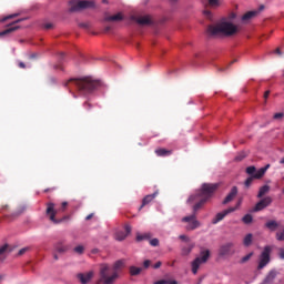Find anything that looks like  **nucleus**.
Instances as JSON below:
<instances>
[{"instance_id":"obj_1","label":"nucleus","mask_w":284,"mask_h":284,"mask_svg":"<svg viewBox=\"0 0 284 284\" xmlns=\"http://www.w3.org/2000/svg\"><path fill=\"white\" fill-rule=\"evenodd\" d=\"M219 190V183H204L201 186V190L190 195L187 199L189 205H193V214L184 216L182 223H186L185 230L192 232L201 227V222L196 220V212L207 203L211 196H214V192Z\"/></svg>"},{"instance_id":"obj_2","label":"nucleus","mask_w":284,"mask_h":284,"mask_svg":"<svg viewBox=\"0 0 284 284\" xmlns=\"http://www.w3.org/2000/svg\"><path fill=\"white\" fill-rule=\"evenodd\" d=\"M99 85H101V82L92 80L91 78L70 79L64 83L65 88H69V90H78L83 97H85V94H92Z\"/></svg>"},{"instance_id":"obj_3","label":"nucleus","mask_w":284,"mask_h":284,"mask_svg":"<svg viewBox=\"0 0 284 284\" xmlns=\"http://www.w3.org/2000/svg\"><path fill=\"white\" fill-rule=\"evenodd\" d=\"M237 32L239 27L227 20H222L206 28L209 37H234Z\"/></svg>"},{"instance_id":"obj_4","label":"nucleus","mask_w":284,"mask_h":284,"mask_svg":"<svg viewBox=\"0 0 284 284\" xmlns=\"http://www.w3.org/2000/svg\"><path fill=\"white\" fill-rule=\"evenodd\" d=\"M65 210H68V202H62L59 210L55 209V204L53 202H48L45 215L51 221V223H54V225H59V223H63L64 219L58 220L57 214H59V212H64Z\"/></svg>"},{"instance_id":"obj_5","label":"nucleus","mask_w":284,"mask_h":284,"mask_svg":"<svg viewBox=\"0 0 284 284\" xmlns=\"http://www.w3.org/2000/svg\"><path fill=\"white\" fill-rule=\"evenodd\" d=\"M119 278L118 272H112V267L109 264L100 265V281L104 284H114V281Z\"/></svg>"},{"instance_id":"obj_6","label":"nucleus","mask_w":284,"mask_h":284,"mask_svg":"<svg viewBox=\"0 0 284 284\" xmlns=\"http://www.w3.org/2000/svg\"><path fill=\"white\" fill-rule=\"evenodd\" d=\"M88 8H94V1L92 0H73L70 2V12H81V10H88Z\"/></svg>"},{"instance_id":"obj_7","label":"nucleus","mask_w":284,"mask_h":284,"mask_svg":"<svg viewBox=\"0 0 284 284\" xmlns=\"http://www.w3.org/2000/svg\"><path fill=\"white\" fill-rule=\"evenodd\" d=\"M207 258H210V251H202L201 257H196L192 262V272L193 274H199V267H201L202 263H207Z\"/></svg>"},{"instance_id":"obj_8","label":"nucleus","mask_w":284,"mask_h":284,"mask_svg":"<svg viewBox=\"0 0 284 284\" xmlns=\"http://www.w3.org/2000/svg\"><path fill=\"white\" fill-rule=\"evenodd\" d=\"M272 253L271 246H265L263 252L260 255V262L257 265V270H263L270 263V254Z\"/></svg>"},{"instance_id":"obj_9","label":"nucleus","mask_w":284,"mask_h":284,"mask_svg":"<svg viewBox=\"0 0 284 284\" xmlns=\"http://www.w3.org/2000/svg\"><path fill=\"white\" fill-rule=\"evenodd\" d=\"M220 256H233L236 254V250H234V242H227L223 244L219 250Z\"/></svg>"},{"instance_id":"obj_10","label":"nucleus","mask_w":284,"mask_h":284,"mask_svg":"<svg viewBox=\"0 0 284 284\" xmlns=\"http://www.w3.org/2000/svg\"><path fill=\"white\" fill-rule=\"evenodd\" d=\"M232 212H236V207H229L215 215V217L212 220V224L216 225V223H221L223 219L227 216V214H232Z\"/></svg>"},{"instance_id":"obj_11","label":"nucleus","mask_w":284,"mask_h":284,"mask_svg":"<svg viewBox=\"0 0 284 284\" xmlns=\"http://www.w3.org/2000/svg\"><path fill=\"white\" fill-rule=\"evenodd\" d=\"M271 204L272 197L266 196L255 204L253 212H261L262 210H265V207H268Z\"/></svg>"},{"instance_id":"obj_12","label":"nucleus","mask_w":284,"mask_h":284,"mask_svg":"<svg viewBox=\"0 0 284 284\" xmlns=\"http://www.w3.org/2000/svg\"><path fill=\"white\" fill-rule=\"evenodd\" d=\"M132 233V226L130 224L124 225V231H118L115 233L116 241H125L128 239V235Z\"/></svg>"},{"instance_id":"obj_13","label":"nucleus","mask_w":284,"mask_h":284,"mask_svg":"<svg viewBox=\"0 0 284 284\" xmlns=\"http://www.w3.org/2000/svg\"><path fill=\"white\" fill-rule=\"evenodd\" d=\"M236 194H239V187L233 186L231 189V192L224 199L223 205H227V203H232V201H234V199L236 197Z\"/></svg>"},{"instance_id":"obj_14","label":"nucleus","mask_w":284,"mask_h":284,"mask_svg":"<svg viewBox=\"0 0 284 284\" xmlns=\"http://www.w3.org/2000/svg\"><path fill=\"white\" fill-rule=\"evenodd\" d=\"M133 20L136 21L139 26H151L152 23L150 16L134 17Z\"/></svg>"},{"instance_id":"obj_15","label":"nucleus","mask_w":284,"mask_h":284,"mask_svg":"<svg viewBox=\"0 0 284 284\" xmlns=\"http://www.w3.org/2000/svg\"><path fill=\"white\" fill-rule=\"evenodd\" d=\"M92 276H94V272L90 271L87 274L80 273L77 275V277L79 278L80 283L82 284H88L90 283V281H92Z\"/></svg>"},{"instance_id":"obj_16","label":"nucleus","mask_w":284,"mask_h":284,"mask_svg":"<svg viewBox=\"0 0 284 284\" xmlns=\"http://www.w3.org/2000/svg\"><path fill=\"white\" fill-rule=\"evenodd\" d=\"M156 192L153 194H149L146 196H144V199L142 200V205L140 206V210H143V207H145V205H148L149 203H152V201H154V199H156Z\"/></svg>"},{"instance_id":"obj_17","label":"nucleus","mask_w":284,"mask_h":284,"mask_svg":"<svg viewBox=\"0 0 284 284\" xmlns=\"http://www.w3.org/2000/svg\"><path fill=\"white\" fill-rule=\"evenodd\" d=\"M268 168H270V164L255 171V174H253V179H263V176H265V173L267 172Z\"/></svg>"},{"instance_id":"obj_18","label":"nucleus","mask_w":284,"mask_h":284,"mask_svg":"<svg viewBox=\"0 0 284 284\" xmlns=\"http://www.w3.org/2000/svg\"><path fill=\"white\" fill-rule=\"evenodd\" d=\"M253 241H254V235L252 233L246 234L245 237L243 239L244 247H250V245H252Z\"/></svg>"},{"instance_id":"obj_19","label":"nucleus","mask_w":284,"mask_h":284,"mask_svg":"<svg viewBox=\"0 0 284 284\" xmlns=\"http://www.w3.org/2000/svg\"><path fill=\"white\" fill-rule=\"evenodd\" d=\"M265 227L270 230L271 232H276V229L278 227V222L271 220L265 223Z\"/></svg>"},{"instance_id":"obj_20","label":"nucleus","mask_w":284,"mask_h":284,"mask_svg":"<svg viewBox=\"0 0 284 284\" xmlns=\"http://www.w3.org/2000/svg\"><path fill=\"white\" fill-rule=\"evenodd\" d=\"M125 267V261L124 260H119L113 264V272H116L119 274V270H123Z\"/></svg>"},{"instance_id":"obj_21","label":"nucleus","mask_w":284,"mask_h":284,"mask_svg":"<svg viewBox=\"0 0 284 284\" xmlns=\"http://www.w3.org/2000/svg\"><path fill=\"white\" fill-rule=\"evenodd\" d=\"M155 154H156V156H170L172 154V150L156 149Z\"/></svg>"},{"instance_id":"obj_22","label":"nucleus","mask_w":284,"mask_h":284,"mask_svg":"<svg viewBox=\"0 0 284 284\" xmlns=\"http://www.w3.org/2000/svg\"><path fill=\"white\" fill-rule=\"evenodd\" d=\"M258 14V11H247L243 17L242 21H250L251 19H254Z\"/></svg>"},{"instance_id":"obj_23","label":"nucleus","mask_w":284,"mask_h":284,"mask_svg":"<svg viewBox=\"0 0 284 284\" xmlns=\"http://www.w3.org/2000/svg\"><path fill=\"white\" fill-rule=\"evenodd\" d=\"M104 21H123V14L118 13V14H114V16H106L104 18Z\"/></svg>"},{"instance_id":"obj_24","label":"nucleus","mask_w":284,"mask_h":284,"mask_svg":"<svg viewBox=\"0 0 284 284\" xmlns=\"http://www.w3.org/2000/svg\"><path fill=\"white\" fill-rule=\"evenodd\" d=\"M19 26H14V27H10L8 29H6L4 31L0 32V37H6L7 34H10L12 32H17V30H19Z\"/></svg>"},{"instance_id":"obj_25","label":"nucleus","mask_w":284,"mask_h":284,"mask_svg":"<svg viewBox=\"0 0 284 284\" xmlns=\"http://www.w3.org/2000/svg\"><path fill=\"white\" fill-rule=\"evenodd\" d=\"M129 272H130L131 276H139V274H141V272H143V268L136 267V266H130Z\"/></svg>"},{"instance_id":"obj_26","label":"nucleus","mask_w":284,"mask_h":284,"mask_svg":"<svg viewBox=\"0 0 284 284\" xmlns=\"http://www.w3.org/2000/svg\"><path fill=\"white\" fill-rule=\"evenodd\" d=\"M267 192H270V185L262 186L257 193V199H263Z\"/></svg>"},{"instance_id":"obj_27","label":"nucleus","mask_w":284,"mask_h":284,"mask_svg":"<svg viewBox=\"0 0 284 284\" xmlns=\"http://www.w3.org/2000/svg\"><path fill=\"white\" fill-rule=\"evenodd\" d=\"M63 59H65V53H60L59 54V62L58 64L54 65L55 70H63V67H61V63H63Z\"/></svg>"},{"instance_id":"obj_28","label":"nucleus","mask_w":284,"mask_h":284,"mask_svg":"<svg viewBox=\"0 0 284 284\" xmlns=\"http://www.w3.org/2000/svg\"><path fill=\"white\" fill-rule=\"evenodd\" d=\"M10 248V245L4 244L0 247V261H4L6 257H3V254H6V251Z\"/></svg>"},{"instance_id":"obj_29","label":"nucleus","mask_w":284,"mask_h":284,"mask_svg":"<svg viewBox=\"0 0 284 284\" xmlns=\"http://www.w3.org/2000/svg\"><path fill=\"white\" fill-rule=\"evenodd\" d=\"M243 223H245V225H250V223H252V221H254V217L252 216V214H246L242 217Z\"/></svg>"},{"instance_id":"obj_30","label":"nucleus","mask_w":284,"mask_h":284,"mask_svg":"<svg viewBox=\"0 0 284 284\" xmlns=\"http://www.w3.org/2000/svg\"><path fill=\"white\" fill-rule=\"evenodd\" d=\"M194 250V245L184 246L182 248V256H187Z\"/></svg>"},{"instance_id":"obj_31","label":"nucleus","mask_w":284,"mask_h":284,"mask_svg":"<svg viewBox=\"0 0 284 284\" xmlns=\"http://www.w3.org/2000/svg\"><path fill=\"white\" fill-rule=\"evenodd\" d=\"M26 212V206H19L16 212L11 214V216H21Z\"/></svg>"},{"instance_id":"obj_32","label":"nucleus","mask_w":284,"mask_h":284,"mask_svg":"<svg viewBox=\"0 0 284 284\" xmlns=\"http://www.w3.org/2000/svg\"><path fill=\"white\" fill-rule=\"evenodd\" d=\"M55 250H57V252H59L60 254H63V252H68V246H64V245H62V244H58V245L55 246Z\"/></svg>"},{"instance_id":"obj_33","label":"nucleus","mask_w":284,"mask_h":284,"mask_svg":"<svg viewBox=\"0 0 284 284\" xmlns=\"http://www.w3.org/2000/svg\"><path fill=\"white\" fill-rule=\"evenodd\" d=\"M73 252H75V254H83V252H85V247H83V245H78L73 248Z\"/></svg>"},{"instance_id":"obj_34","label":"nucleus","mask_w":284,"mask_h":284,"mask_svg":"<svg viewBox=\"0 0 284 284\" xmlns=\"http://www.w3.org/2000/svg\"><path fill=\"white\" fill-rule=\"evenodd\" d=\"M255 173H256V166L246 168V174H250V176H254Z\"/></svg>"},{"instance_id":"obj_35","label":"nucleus","mask_w":284,"mask_h":284,"mask_svg":"<svg viewBox=\"0 0 284 284\" xmlns=\"http://www.w3.org/2000/svg\"><path fill=\"white\" fill-rule=\"evenodd\" d=\"M209 6H211V8H219L221 3L219 0H209Z\"/></svg>"},{"instance_id":"obj_36","label":"nucleus","mask_w":284,"mask_h":284,"mask_svg":"<svg viewBox=\"0 0 284 284\" xmlns=\"http://www.w3.org/2000/svg\"><path fill=\"white\" fill-rule=\"evenodd\" d=\"M254 179H255L254 175L247 178L246 181L244 182L245 187H250V185H252Z\"/></svg>"},{"instance_id":"obj_37","label":"nucleus","mask_w":284,"mask_h":284,"mask_svg":"<svg viewBox=\"0 0 284 284\" xmlns=\"http://www.w3.org/2000/svg\"><path fill=\"white\" fill-rule=\"evenodd\" d=\"M150 239V234L145 233V234H142V235H136V241H145Z\"/></svg>"},{"instance_id":"obj_38","label":"nucleus","mask_w":284,"mask_h":284,"mask_svg":"<svg viewBox=\"0 0 284 284\" xmlns=\"http://www.w3.org/2000/svg\"><path fill=\"white\" fill-rule=\"evenodd\" d=\"M252 256H254V253H248L247 255L242 257L241 263H247V261H250V258H252Z\"/></svg>"},{"instance_id":"obj_39","label":"nucleus","mask_w":284,"mask_h":284,"mask_svg":"<svg viewBox=\"0 0 284 284\" xmlns=\"http://www.w3.org/2000/svg\"><path fill=\"white\" fill-rule=\"evenodd\" d=\"M245 153H240V154H237L235 158H234V161H236V162H241V161H243V159H245Z\"/></svg>"},{"instance_id":"obj_40","label":"nucleus","mask_w":284,"mask_h":284,"mask_svg":"<svg viewBox=\"0 0 284 284\" xmlns=\"http://www.w3.org/2000/svg\"><path fill=\"white\" fill-rule=\"evenodd\" d=\"M1 214H6V212H10V205L4 204L0 209Z\"/></svg>"},{"instance_id":"obj_41","label":"nucleus","mask_w":284,"mask_h":284,"mask_svg":"<svg viewBox=\"0 0 284 284\" xmlns=\"http://www.w3.org/2000/svg\"><path fill=\"white\" fill-rule=\"evenodd\" d=\"M18 16H19V13L9 14V16L4 17L1 21L3 23L6 21H8V19H16V17H18Z\"/></svg>"},{"instance_id":"obj_42","label":"nucleus","mask_w":284,"mask_h":284,"mask_svg":"<svg viewBox=\"0 0 284 284\" xmlns=\"http://www.w3.org/2000/svg\"><path fill=\"white\" fill-rule=\"evenodd\" d=\"M83 108L84 110H87L88 112H90V110H92V103H90L89 101L83 103Z\"/></svg>"},{"instance_id":"obj_43","label":"nucleus","mask_w":284,"mask_h":284,"mask_svg":"<svg viewBox=\"0 0 284 284\" xmlns=\"http://www.w3.org/2000/svg\"><path fill=\"white\" fill-rule=\"evenodd\" d=\"M150 245H152V247H159V239L151 240Z\"/></svg>"},{"instance_id":"obj_44","label":"nucleus","mask_w":284,"mask_h":284,"mask_svg":"<svg viewBox=\"0 0 284 284\" xmlns=\"http://www.w3.org/2000/svg\"><path fill=\"white\" fill-rule=\"evenodd\" d=\"M276 239H277L278 241H284V230H283L282 232H277V233H276Z\"/></svg>"},{"instance_id":"obj_45","label":"nucleus","mask_w":284,"mask_h":284,"mask_svg":"<svg viewBox=\"0 0 284 284\" xmlns=\"http://www.w3.org/2000/svg\"><path fill=\"white\" fill-rule=\"evenodd\" d=\"M204 17H206L209 21H212V12L210 10L204 11Z\"/></svg>"},{"instance_id":"obj_46","label":"nucleus","mask_w":284,"mask_h":284,"mask_svg":"<svg viewBox=\"0 0 284 284\" xmlns=\"http://www.w3.org/2000/svg\"><path fill=\"white\" fill-rule=\"evenodd\" d=\"M150 265H152V261L145 260V261L143 262V267H144V270H148V267H150Z\"/></svg>"},{"instance_id":"obj_47","label":"nucleus","mask_w":284,"mask_h":284,"mask_svg":"<svg viewBox=\"0 0 284 284\" xmlns=\"http://www.w3.org/2000/svg\"><path fill=\"white\" fill-rule=\"evenodd\" d=\"M30 250V247H23L19 251V256H23V254H26V252H28Z\"/></svg>"},{"instance_id":"obj_48","label":"nucleus","mask_w":284,"mask_h":284,"mask_svg":"<svg viewBox=\"0 0 284 284\" xmlns=\"http://www.w3.org/2000/svg\"><path fill=\"white\" fill-rule=\"evenodd\" d=\"M43 28H44V30H52V28H54V24L45 23V24H43Z\"/></svg>"},{"instance_id":"obj_49","label":"nucleus","mask_w":284,"mask_h":284,"mask_svg":"<svg viewBox=\"0 0 284 284\" xmlns=\"http://www.w3.org/2000/svg\"><path fill=\"white\" fill-rule=\"evenodd\" d=\"M283 116H284L283 113H275V114L273 115V119L278 120V119H283Z\"/></svg>"},{"instance_id":"obj_50","label":"nucleus","mask_w":284,"mask_h":284,"mask_svg":"<svg viewBox=\"0 0 284 284\" xmlns=\"http://www.w3.org/2000/svg\"><path fill=\"white\" fill-rule=\"evenodd\" d=\"M161 265H163V263H161V261L156 262V263L153 265V270H159V267H161Z\"/></svg>"},{"instance_id":"obj_51","label":"nucleus","mask_w":284,"mask_h":284,"mask_svg":"<svg viewBox=\"0 0 284 284\" xmlns=\"http://www.w3.org/2000/svg\"><path fill=\"white\" fill-rule=\"evenodd\" d=\"M179 239L185 242L190 241V237H187L186 235H180Z\"/></svg>"},{"instance_id":"obj_52","label":"nucleus","mask_w":284,"mask_h":284,"mask_svg":"<svg viewBox=\"0 0 284 284\" xmlns=\"http://www.w3.org/2000/svg\"><path fill=\"white\" fill-rule=\"evenodd\" d=\"M154 284H168V280H159Z\"/></svg>"},{"instance_id":"obj_53","label":"nucleus","mask_w":284,"mask_h":284,"mask_svg":"<svg viewBox=\"0 0 284 284\" xmlns=\"http://www.w3.org/2000/svg\"><path fill=\"white\" fill-rule=\"evenodd\" d=\"M280 258L284 261V248H280Z\"/></svg>"},{"instance_id":"obj_54","label":"nucleus","mask_w":284,"mask_h":284,"mask_svg":"<svg viewBox=\"0 0 284 284\" xmlns=\"http://www.w3.org/2000/svg\"><path fill=\"white\" fill-rule=\"evenodd\" d=\"M94 217V213L87 215L85 221H91Z\"/></svg>"},{"instance_id":"obj_55","label":"nucleus","mask_w":284,"mask_h":284,"mask_svg":"<svg viewBox=\"0 0 284 284\" xmlns=\"http://www.w3.org/2000/svg\"><path fill=\"white\" fill-rule=\"evenodd\" d=\"M110 30H112V27H111V26L104 27V32H105V33L110 32Z\"/></svg>"},{"instance_id":"obj_56","label":"nucleus","mask_w":284,"mask_h":284,"mask_svg":"<svg viewBox=\"0 0 284 284\" xmlns=\"http://www.w3.org/2000/svg\"><path fill=\"white\" fill-rule=\"evenodd\" d=\"M80 28H90V24L82 22V23H80Z\"/></svg>"},{"instance_id":"obj_57","label":"nucleus","mask_w":284,"mask_h":284,"mask_svg":"<svg viewBox=\"0 0 284 284\" xmlns=\"http://www.w3.org/2000/svg\"><path fill=\"white\" fill-rule=\"evenodd\" d=\"M168 284H179V282H176V280H172V281L168 280Z\"/></svg>"},{"instance_id":"obj_58","label":"nucleus","mask_w":284,"mask_h":284,"mask_svg":"<svg viewBox=\"0 0 284 284\" xmlns=\"http://www.w3.org/2000/svg\"><path fill=\"white\" fill-rule=\"evenodd\" d=\"M21 21H26V18H23V19H18V20H16L13 23H21Z\"/></svg>"},{"instance_id":"obj_59","label":"nucleus","mask_w":284,"mask_h":284,"mask_svg":"<svg viewBox=\"0 0 284 284\" xmlns=\"http://www.w3.org/2000/svg\"><path fill=\"white\" fill-rule=\"evenodd\" d=\"M270 97V91H265L264 99H267Z\"/></svg>"},{"instance_id":"obj_60","label":"nucleus","mask_w":284,"mask_h":284,"mask_svg":"<svg viewBox=\"0 0 284 284\" xmlns=\"http://www.w3.org/2000/svg\"><path fill=\"white\" fill-rule=\"evenodd\" d=\"M19 68L24 69V68H26V63H23V62H19Z\"/></svg>"},{"instance_id":"obj_61","label":"nucleus","mask_w":284,"mask_h":284,"mask_svg":"<svg viewBox=\"0 0 284 284\" xmlns=\"http://www.w3.org/2000/svg\"><path fill=\"white\" fill-rule=\"evenodd\" d=\"M275 54L281 55V54H283V53L281 52V49L277 48V49L275 50Z\"/></svg>"},{"instance_id":"obj_62","label":"nucleus","mask_w":284,"mask_h":284,"mask_svg":"<svg viewBox=\"0 0 284 284\" xmlns=\"http://www.w3.org/2000/svg\"><path fill=\"white\" fill-rule=\"evenodd\" d=\"M280 163L284 164V156L282 158V160L280 161Z\"/></svg>"},{"instance_id":"obj_63","label":"nucleus","mask_w":284,"mask_h":284,"mask_svg":"<svg viewBox=\"0 0 284 284\" xmlns=\"http://www.w3.org/2000/svg\"><path fill=\"white\" fill-rule=\"evenodd\" d=\"M54 260H55V261H59V256H58V255H54Z\"/></svg>"},{"instance_id":"obj_64","label":"nucleus","mask_w":284,"mask_h":284,"mask_svg":"<svg viewBox=\"0 0 284 284\" xmlns=\"http://www.w3.org/2000/svg\"><path fill=\"white\" fill-rule=\"evenodd\" d=\"M172 3H176V1H179V0H170Z\"/></svg>"}]
</instances>
